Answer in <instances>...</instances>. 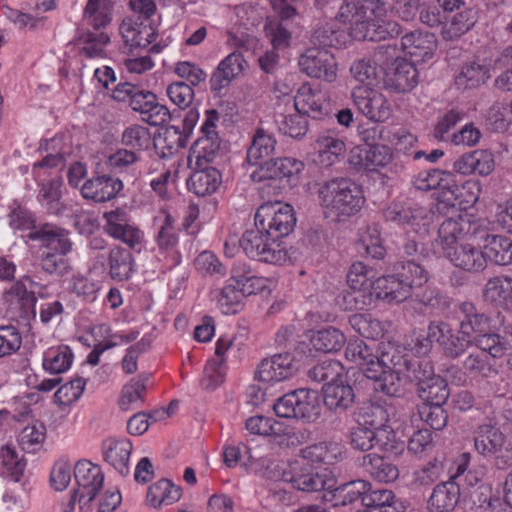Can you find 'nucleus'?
<instances>
[{
	"label": "nucleus",
	"instance_id": "3",
	"mask_svg": "<svg viewBox=\"0 0 512 512\" xmlns=\"http://www.w3.org/2000/svg\"><path fill=\"white\" fill-rule=\"evenodd\" d=\"M374 59L381 67L383 84L387 89L405 93L418 84L415 63L401 58L396 44L378 46L374 52Z\"/></svg>",
	"mask_w": 512,
	"mask_h": 512
},
{
	"label": "nucleus",
	"instance_id": "48",
	"mask_svg": "<svg viewBox=\"0 0 512 512\" xmlns=\"http://www.w3.org/2000/svg\"><path fill=\"white\" fill-rule=\"evenodd\" d=\"M312 349L323 353L338 352L346 342L345 335L337 328L326 327L312 331L309 337Z\"/></svg>",
	"mask_w": 512,
	"mask_h": 512
},
{
	"label": "nucleus",
	"instance_id": "36",
	"mask_svg": "<svg viewBox=\"0 0 512 512\" xmlns=\"http://www.w3.org/2000/svg\"><path fill=\"white\" fill-rule=\"evenodd\" d=\"M276 138L272 132L263 127H257L251 137L247 149V162L250 165H261L273 156L276 149Z\"/></svg>",
	"mask_w": 512,
	"mask_h": 512
},
{
	"label": "nucleus",
	"instance_id": "16",
	"mask_svg": "<svg viewBox=\"0 0 512 512\" xmlns=\"http://www.w3.org/2000/svg\"><path fill=\"white\" fill-rule=\"evenodd\" d=\"M303 169L304 163L296 158H278L263 162L252 174V178L257 181L285 180L287 185L292 187L298 183L299 175Z\"/></svg>",
	"mask_w": 512,
	"mask_h": 512
},
{
	"label": "nucleus",
	"instance_id": "53",
	"mask_svg": "<svg viewBox=\"0 0 512 512\" xmlns=\"http://www.w3.org/2000/svg\"><path fill=\"white\" fill-rule=\"evenodd\" d=\"M110 276L118 281L127 280L134 270L132 254L119 246L112 248L108 254Z\"/></svg>",
	"mask_w": 512,
	"mask_h": 512
},
{
	"label": "nucleus",
	"instance_id": "64",
	"mask_svg": "<svg viewBox=\"0 0 512 512\" xmlns=\"http://www.w3.org/2000/svg\"><path fill=\"white\" fill-rule=\"evenodd\" d=\"M349 324L359 335L368 339H378L384 334L382 323L370 314H354L349 317Z\"/></svg>",
	"mask_w": 512,
	"mask_h": 512
},
{
	"label": "nucleus",
	"instance_id": "33",
	"mask_svg": "<svg viewBox=\"0 0 512 512\" xmlns=\"http://www.w3.org/2000/svg\"><path fill=\"white\" fill-rule=\"evenodd\" d=\"M345 358L359 367L366 377H375V367L379 368V356L363 340H349Z\"/></svg>",
	"mask_w": 512,
	"mask_h": 512
},
{
	"label": "nucleus",
	"instance_id": "1",
	"mask_svg": "<svg viewBox=\"0 0 512 512\" xmlns=\"http://www.w3.org/2000/svg\"><path fill=\"white\" fill-rule=\"evenodd\" d=\"M339 17L350 25L355 40L380 41L400 33L399 24L387 19V9L380 0H349L341 6Z\"/></svg>",
	"mask_w": 512,
	"mask_h": 512
},
{
	"label": "nucleus",
	"instance_id": "12",
	"mask_svg": "<svg viewBox=\"0 0 512 512\" xmlns=\"http://www.w3.org/2000/svg\"><path fill=\"white\" fill-rule=\"evenodd\" d=\"M74 479L77 488L71 494L69 506L73 508L78 501L80 509H83L102 488L104 475L98 465L88 460H80L74 467Z\"/></svg>",
	"mask_w": 512,
	"mask_h": 512
},
{
	"label": "nucleus",
	"instance_id": "50",
	"mask_svg": "<svg viewBox=\"0 0 512 512\" xmlns=\"http://www.w3.org/2000/svg\"><path fill=\"white\" fill-rule=\"evenodd\" d=\"M489 77L487 65L472 61L462 66L455 77V85L459 90L475 89L483 85Z\"/></svg>",
	"mask_w": 512,
	"mask_h": 512
},
{
	"label": "nucleus",
	"instance_id": "9",
	"mask_svg": "<svg viewBox=\"0 0 512 512\" xmlns=\"http://www.w3.org/2000/svg\"><path fill=\"white\" fill-rule=\"evenodd\" d=\"M384 217L387 221L402 226L420 236L429 233L433 222V213L417 203L396 202L384 210Z\"/></svg>",
	"mask_w": 512,
	"mask_h": 512
},
{
	"label": "nucleus",
	"instance_id": "6",
	"mask_svg": "<svg viewBox=\"0 0 512 512\" xmlns=\"http://www.w3.org/2000/svg\"><path fill=\"white\" fill-rule=\"evenodd\" d=\"M273 409L282 418L313 422L320 416L321 405L316 391L302 388L280 397Z\"/></svg>",
	"mask_w": 512,
	"mask_h": 512
},
{
	"label": "nucleus",
	"instance_id": "13",
	"mask_svg": "<svg viewBox=\"0 0 512 512\" xmlns=\"http://www.w3.org/2000/svg\"><path fill=\"white\" fill-rule=\"evenodd\" d=\"M104 231L113 239L121 241L133 251L140 253L145 247L144 232L131 222L128 213L120 208L103 214Z\"/></svg>",
	"mask_w": 512,
	"mask_h": 512
},
{
	"label": "nucleus",
	"instance_id": "51",
	"mask_svg": "<svg viewBox=\"0 0 512 512\" xmlns=\"http://www.w3.org/2000/svg\"><path fill=\"white\" fill-rule=\"evenodd\" d=\"M182 490L179 486L172 484L169 480L162 479L149 487L147 501L150 506L159 508L163 505H172L179 501Z\"/></svg>",
	"mask_w": 512,
	"mask_h": 512
},
{
	"label": "nucleus",
	"instance_id": "56",
	"mask_svg": "<svg viewBox=\"0 0 512 512\" xmlns=\"http://www.w3.org/2000/svg\"><path fill=\"white\" fill-rule=\"evenodd\" d=\"M245 427L249 433L260 436L281 437L288 434L287 427L282 422L264 416L248 418Z\"/></svg>",
	"mask_w": 512,
	"mask_h": 512
},
{
	"label": "nucleus",
	"instance_id": "7",
	"mask_svg": "<svg viewBox=\"0 0 512 512\" xmlns=\"http://www.w3.org/2000/svg\"><path fill=\"white\" fill-rule=\"evenodd\" d=\"M282 479L300 491L317 492L333 488L335 478L328 469L314 471L310 464L298 458L288 464L283 470Z\"/></svg>",
	"mask_w": 512,
	"mask_h": 512
},
{
	"label": "nucleus",
	"instance_id": "62",
	"mask_svg": "<svg viewBox=\"0 0 512 512\" xmlns=\"http://www.w3.org/2000/svg\"><path fill=\"white\" fill-rule=\"evenodd\" d=\"M397 274L410 286L412 293L423 288L429 279L427 270L415 260L402 263L400 268H397Z\"/></svg>",
	"mask_w": 512,
	"mask_h": 512
},
{
	"label": "nucleus",
	"instance_id": "41",
	"mask_svg": "<svg viewBox=\"0 0 512 512\" xmlns=\"http://www.w3.org/2000/svg\"><path fill=\"white\" fill-rule=\"evenodd\" d=\"M343 447L337 442H320L301 450L299 458L306 463L332 465L342 459Z\"/></svg>",
	"mask_w": 512,
	"mask_h": 512
},
{
	"label": "nucleus",
	"instance_id": "20",
	"mask_svg": "<svg viewBox=\"0 0 512 512\" xmlns=\"http://www.w3.org/2000/svg\"><path fill=\"white\" fill-rule=\"evenodd\" d=\"M352 98L358 110L369 120L384 122L391 115V106L386 97L369 87H355Z\"/></svg>",
	"mask_w": 512,
	"mask_h": 512
},
{
	"label": "nucleus",
	"instance_id": "19",
	"mask_svg": "<svg viewBox=\"0 0 512 512\" xmlns=\"http://www.w3.org/2000/svg\"><path fill=\"white\" fill-rule=\"evenodd\" d=\"M62 237V230L50 224H45L40 229L31 231L28 234L29 239L39 240L44 246L55 250V252H48L42 259L43 269L50 274L56 272L64 260V243Z\"/></svg>",
	"mask_w": 512,
	"mask_h": 512
},
{
	"label": "nucleus",
	"instance_id": "44",
	"mask_svg": "<svg viewBox=\"0 0 512 512\" xmlns=\"http://www.w3.org/2000/svg\"><path fill=\"white\" fill-rule=\"evenodd\" d=\"M75 42L82 45V52L89 58L106 57V47L110 42V37L105 32H91L85 27L76 29Z\"/></svg>",
	"mask_w": 512,
	"mask_h": 512
},
{
	"label": "nucleus",
	"instance_id": "42",
	"mask_svg": "<svg viewBox=\"0 0 512 512\" xmlns=\"http://www.w3.org/2000/svg\"><path fill=\"white\" fill-rule=\"evenodd\" d=\"M485 301L512 310V278L496 276L489 279L483 288Z\"/></svg>",
	"mask_w": 512,
	"mask_h": 512
},
{
	"label": "nucleus",
	"instance_id": "35",
	"mask_svg": "<svg viewBox=\"0 0 512 512\" xmlns=\"http://www.w3.org/2000/svg\"><path fill=\"white\" fill-rule=\"evenodd\" d=\"M460 269L468 272H479L485 269L484 251L471 244H461L443 255Z\"/></svg>",
	"mask_w": 512,
	"mask_h": 512
},
{
	"label": "nucleus",
	"instance_id": "21",
	"mask_svg": "<svg viewBox=\"0 0 512 512\" xmlns=\"http://www.w3.org/2000/svg\"><path fill=\"white\" fill-rule=\"evenodd\" d=\"M297 371L290 353H279L264 358L257 366L256 378L265 383H278L291 378Z\"/></svg>",
	"mask_w": 512,
	"mask_h": 512
},
{
	"label": "nucleus",
	"instance_id": "40",
	"mask_svg": "<svg viewBox=\"0 0 512 512\" xmlns=\"http://www.w3.org/2000/svg\"><path fill=\"white\" fill-rule=\"evenodd\" d=\"M379 363L388 369L397 370L398 373H411V375L424 367V363L410 359L405 347L400 345H389L379 357Z\"/></svg>",
	"mask_w": 512,
	"mask_h": 512
},
{
	"label": "nucleus",
	"instance_id": "54",
	"mask_svg": "<svg viewBox=\"0 0 512 512\" xmlns=\"http://www.w3.org/2000/svg\"><path fill=\"white\" fill-rule=\"evenodd\" d=\"M358 512H399L395 495L388 489L370 491L362 497V509Z\"/></svg>",
	"mask_w": 512,
	"mask_h": 512
},
{
	"label": "nucleus",
	"instance_id": "46",
	"mask_svg": "<svg viewBox=\"0 0 512 512\" xmlns=\"http://www.w3.org/2000/svg\"><path fill=\"white\" fill-rule=\"evenodd\" d=\"M466 375L472 378H492L498 374L495 361L486 352L473 350L463 360Z\"/></svg>",
	"mask_w": 512,
	"mask_h": 512
},
{
	"label": "nucleus",
	"instance_id": "23",
	"mask_svg": "<svg viewBox=\"0 0 512 512\" xmlns=\"http://www.w3.org/2000/svg\"><path fill=\"white\" fill-rule=\"evenodd\" d=\"M393 158L391 149L386 145H359L351 149L349 163L358 169L376 171L387 166Z\"/></svg>",
	"mask_w": 512,
	"mask_h": 512
},
{
	"label": "nucleus",
	"instance_id": "45",
	"mask_svg": "<svg viewBox=\"0 0 512 512\" xmlns=\"http://www.w3.org/2000/svg\"><path fill=\"white\" fill-rule=\"evenodd\" d=\"M322 390L324 403L330 410H346L354 402L353 389L345 383L344 378L325 384Z\"/></svg>",
	"mask_w": 512,
	"mask_h": 512
},
{
	"label": "nucleus",
	"instance_id": "15",
	"mask_svg": "<svg viewBox=\"0 0 512 512\" xmlns=\"http://www.w3.org/2000/svg\"><path fill=\"white\" fill-rule=\"evenodd\" d=\"M299 67L307 76L333 82L337 77L334 55L325 48L311 47L299 57Z\"/></svg>",
	"mask_w": 512,
	"mask_h": 512
},
{
	"label": "nucleus",
	"instance_id": "18",
	"mask_svg": "<svg viewBox=\"0 0 512 512\" xmlns=\"http://www.w3.org/2000/svg\"><path fill=\"white\" fill-rule=\"evenodd\" d=\"M409 377L418 384L419 396L424 401L423 404L443 405L449 398L450 391L446 381L434 375L429 363L425 362L424 367L414 375Z\"/></svg>",
	"mask_w": 512,
	"mask_h": 512
},
{
	"label": "nucleus",
	"instance_id": "29",
	"mask_svg": "<svg viewBox=\"0 0 512 512\" xmlns=\"http://www.w3.org/2000/svg\"><path fill=\"white\" fill-rule=\"evenodd\" d=\"M403 52L413 58V62L430 59L436 48L435 36L428 32L412 31L401 38Z\"/></svg>",
	"mask_w": 512,
	"mask_h": 512
},
{
	"label": "nucleus",
	"instance_id": "61",
	"mask_svg": "<svg viewBox=\"0 0 512 512\" xmlns=\"http://www.w3.org/2000/svg\"><path fill=\"white\" fill-rule=\"evenodd\" d=\"M359 245L368 255L382 259L386 250L382 244L380 230L377 225H370L359 231Z\"/></svg>",
	"mask_w": 512,
	"mask_h": 512
},
{
	"label": "nucleus",
	"instance_id": "49",
	"mask_svg": "<svg viewBox=\"0 0 512 512\" xmlns=\"http://www.w3.org/2000/svg\"><path fill=\"white\" fill-rule=\"evenodd\" d=\"M362 466L376 481L390 483L399 476L398 468L389 460L377 454H368L363 457Z\"/></svg>",
	"mask_w": 512,
	"mask_h": 512
},
{
	"label": "nucleus",
	"instance_id": "10",
	"mask_svg": "<svg viewBox=\"0 0 512 512\" xmlns=\"http://www.w3.org/2000/svg\"><path fill=\"white\" fill-rule=\"evenodd\" d=\"M254 224L280 238L287 236L293 230L296 218L291 205L278 201L266 202L257 209Z\"/></svg>",
	"mask_w": 512,
	"mask_h": 512
},
{
	"label": "nucleus",
	"instance_id": "47",
	"mask_svg": "<svg viewBox=\"0 0 512 512\" xmlns=\"http://www.w3.org/2000/svg\"><path fill=\"white\" fill-rule=\"evenodd\" d=\"M392 408L379 403L364 404L358 412L357 422L375 431L393 430L387 425Z\"/></svg>",
	"mask_w": 512,
	"mask_h": 512
},
{
	"label": "nucleus",
	"instance_id": "63",
	"mask_svg": "<svg viewBox=\"0 0 512 512\" xmlns=\"http://www.w3.org/2000/svg\"><path fill=\"white\" fill-rule=\"evenodd\" d=\"M344 367L337 360H325L308 371L311 380L317 383H332L344 378Z\"/></svg>",
	"mask_w": 512,
	"mask_h": 512
},
{
	"label": "nucleus",
	"instance_id": "37",
	"mask_svg": "<svg viewBox=\"0 0 512 512\" xmlns=\"http://www.w3.org/2000/svg\"><path fill=\"white\" fill-rule=\"evenodd\" d=\"M460 498V487L456 481L436 485L427 503L429 512H452Z\"/></svg>",
	"mask_w": 512,
	"mask_h": 512
},
{
	"label": "nucleus",
	"instance_id": "22",
	"mask_svg": "<svg viewBox=\"0 0 512 512\" xmlns=\"http://www.w3.org/2000/svg\"><path fill=\"white\" fill-rule=\"evenodd\" d=\"M294 108L304 116L321 119L331 111L327 94L318 87L303 84L294 98Z\"/></svg>",
	"mask_w": 512,
	"mask_h": 512
},
{
	"label": "nucleus",
	"instance_id": "27",
	"mask_svg": "<svg viewBox=\"0 0 512 512\" xmlns=\"http://www.w3.org/2000/svg\"><path fill=\"white\" fill-rule=\"evenodd\" d=\"M123 189L120 179L109 175H100L85 181L81 186V194L85 199L105 202L113 199Z\"/></svg>",
	"mask_w": 512,
	"mask_h": 512
},
{
	"label": "nucleus",
	"instance_id": "24",
	"mask_svg": "<svg viewBox=\"0 0 512 512\" xmlns=\"http://www.w3.org/2000/svg\"><path fill=\"white\" fill-rule=\"evenodd\" d=\"M132 110L141 114L142 120L152 126H159L170 120L168 108L157 101L154 93L137 88L131 99Z\"/></svg>",
	"mask_w": 512,
	"mask_h": 512
},
{
	"label": "nucleus",
	"instance_id": "58",
	"mask_svg": "<svg viewBox=\"0 0 512 512\" xmlns=\"http://www.w3.org/2000/svg\"><path fill=\"white\" fill-rule=\"evenodd\" d=\"M504 437L498 429L488 425L482 426L474 438L475 449L484 456H492Z\"/></svg>",
	"mask_w": 512,
	"mask_h": 512
},
{
	"label": "nucleus",
	"instance_id": "14",
	"mask_svg": "<svg viewBox=\"0 0 512 512\" xmlns=\"http://www.w3.org/2000/svg\"><path fill=\"white\" fill-rule=\"evenodd\" d=\"M228 44L235 47V50L223 58L217 65L210 77V88L213 92H219L228 87L230 83L243 74L247 67V61L239 48L241 40L229 33Z\"/></svg>",
	"mask_w": 512,
	"mask_h": 512
},
{
	"label": "nucleus",
	"instance_id": "34",
	"mask_svg": "<svg viewBox=\"0 0 512 512\" xmlns=\"http://www.w3.org/2000/svg\"><path fill=\"white\" fill-rule=\"evenodd\" d=\"M477 244L483 242L482 248L485 260H490L498 265H509L512 263V240L502 235H494L489 232L487 236L478 237Z\"/></svg>",
	"mask_w": 512,
	"mask_h": 512
},
{
	"label": "nucleus",
	"instance_id": "59",
	"mask_svg": "<svg viewBox=\"0 0 512 512\" xmlns=\"http://www.w3.org/2000/svg\"><path fill=\"white\" fill-rule=\"evenodd\" d=\"M243 299V293L237 282L229 278L219 294L218 306L223 314H235L239 311Z\"/></svg>",
	"mask_w": 512,
	"mask_h": 512
},
{
	"label": "nucleus",
	"instance_id": "8",
	"mask_svg": "<svg viewBox=\"0 0 512 512\" xmlns=\"http://www.w3.org/2000/svg\"><path fill=\"white\" fill-rule=\"evenodd\" d=\"M218 120L219 114L216 110L206 111L200 128L201 136L192 145L188 158L189 163L194 162L195 167L209 166L219 156L220 138L216 131Z\"/></svg>",
	"mask_w": 512,
	"mask_h": 512
},
{
	"label": "nucleus",
	"instance_id": "28",
	"mask_svg": "<svg viewBox=\"0 0 512 512\" xmlns=\"http://www.w3.org/2000/svg\"><path fill=\"white\" fill-rule=\"evenodd\" d=\"M459 311L461 314L459 333L461 335H465L471 340H476L481 334L491 331V318L484 313L478 312L473 303H461Z\"/></svg>",
	"mask_w": 512,
	"mask_h": 512
},
{
	"label": "nucleus",
	"instance_id": "31",
	"mask_svg": "<svg viewBox=\"0 0 512 512\" xmlns=\"http://www.w3.org/2000/svg\"><path fill=\"white\" fill-rule=\"evenodd\" d=\"M154 222L158 225L156 234V243L158 249L167 254L171 259L178 263L179 254L177 253L178 237L175 232V220L172 215L166 210L161 209L159 215L154 218Z\"/></svg>",
	"mask_w": 512,
	"mask_h": 512
},
{
	"label": "nucleus",
	"instance_id": "5",
	"mask_svg": "<svg viewBox=\"0 0 512 512\" xmlns=\"http://www.w3.org/2000/svg\"><path fill=\"white\" fill-rule=\"evenodd\" d=\"M240 247L252 260L275 265H281L287 261V251L281 246L279 238L256 225L243 233L240 238Z\"/></svg>",
	"mask_w": 512,
	"mask_h": 512
},
{
	"label": "nucleus",
	"instance_id": "43",
	"mask_svg": "<svg viewBox=\"0 0 512 512\" xmlns=\"http://www.w3.org/2000/svg\"><path fill=\"white\" fill-rule=\"evenodd\" d=\"M113 3L110 0H88L79 27L93 28L98 31L112 20Z\"/></svg>",
	"mask_w": 512,
	"mask_h": 512
},
{
	"label": "nucleus",
	"instance_id": "30",
	"mask_svg": "<svg viewBox=\"0 0 512 512\" xmlns=\"http://www.w3.org/2000/svg\"><path fill=\"white\" fill-rule=\"evenodd\" d=\"M372 290L375 298L388 303H401L413 295L410 286L397 273L377 278Z\"/></svg>",
	"mask_w": 512,
	"mask_h": 512
},
{
	"label": "nucleus",
	"instance_id": "25",
	"mask_svg": "<svg viewBox=\"0 0 512 512\" xmlns=\"http://www.w3.org/2000/svg\"><path fill=\"white\" fill-rule=\"evenodd\" d=\"M101 450L104 461L115 471L121 476L129 474V459L133 445L128 438L109 437L102 442Z\"/></svg>",
	"mask_w": 512,
	"mask_h": 512
},
{
	"label": "nucleus",
	"instance_id": "4",
	"mask_svg": "<svg viewBox=\"0 0 512 512\" xmlns=\"http://www.w3.org/2000/svg\"><path fill=\"white\" fill-rule=\"evenodd\" d=\"M487 236V221L475 219L470 214H459L442 222L438 229L435 247L442 255L451 251L462 240L477 241L478 237Z\"/></svg>",
	"mask_w": 512,
	"mask_h": 512
},
{
	"label": "nucleus",
	"instance_id": "38",
	"mask_svg": "<svg viewBox=\"0 0 512 512\" xmlns=\"http://www.w3.org/2000/svg\"><path fill=\"white\" fill-rule=\"evenodd\" d=\"M221 182V174L216 168L203 165L195 167V171L187 180V187L190 192L203 197L214 193Z\"/></svg>",
	"mask_w": 512,
	"mask_h": 512
},
{
	"label": "nucleus",
	"instance_id": "39",
	"mask_svg": "<svg viewBox=\"0 0 512 512\" xmlns=\"http://www.w3.org/2000/svg\"><path fill=\"white\" fill-rule=\"evenodd\" d=\"M375 377H367L374 381V388L388 396H399L403 393L407 381L414 382L409 375L411 373H398L397 370L388 369L386 366L375 367Z\"/></svg>",
	"mask_w": 512,
	"mask_h": 512
},
{
	"label": "nucleus",
	"instance_id": "2",
	"mask_svg": "<svg viewBox=\"0 0 512 512\" xmlns=\"http://www.w3.org/2000/svg\"><path fill=\"white\" fill-rule=\"evenodd\" d=\"M318 194L325 216L333 220L355 215L365 202L361 188L343 178L325 183Z\"/></svg>",
	"mask_w": 512,
	"mask_h": 512
},
{
	"label": "nucleus",
	"instance_id": "17",
	"mask_svg": "<svg viewBox=\"0 0 512 512\" xmlns=\"http://www.w3.org/2000/svg\"><path fill=\"white\" fill-rule=\"evenodd\" d=\"M350 444L355 450L362 452L374 448L382 452H392L398 448L394 430L375 431L361 424L351 430Z\"/></svg>",
	"mask_w": 512,
	"mask_h": 512
},
{
	"label": "nucleus",
	"instance_id": "55",
	"mask_svg": "<svg viewBox=\"0 0 512 512\" xmlns=\"http://www.w3.org/2000/svg\"><path fill=\"white\" fill-rule=\"evenodd\" d=\"M147 378L138 377L131 379L125 384L121 391L118 404L122 411L139 409L144 403Z\"/></svg>",
	"mask_w": 512,
	"mask_h": 512
},
{
	"label": "nucleus",
	"instance_id": "57",
	"mask_svg": "<svg viewBox=\"0 0 512 512\" xmlns=\"http://www.w3.org/2000/svg\"><path fill=\"white\" fill-rule=\"evenodd\" d=\"M473 345H475L479 351L486 352L493 360L502 357L509 347L508 341L493 331V326H491V331H487V333L478 336L476 340L473 341Z\"/></svg>",
	"mask_w": 512,
	"mask_h": 512
},
{
	"label": "nucleus",
	"instance_id": "32",
	"mask_svg": "<svg viewBox=\"0 0 512 512\" xmlns=\"http://www.w3.org/2000/svg\"><path fill=\"white\" fill-rule=\"evenodd\" d=\"M315 162L330 167L340 161L346 150L344 140L332 131L320 134L315 142Z\"/></svg>",
	"mask_w": 512,
	"mask_h": 512
},
{
	"label": "nucleus",
	"instance_id": "26",
	"mask_svg": "<svg viewBox=\"0 0 512 512\" xmlns=\"http://www.w3.org/2000/svg\"><path fill=\"white\" fill-rule=\"evenodd\" d=\"M124 44L129 48H146L157 37V29L150 22L124 19L119 27Z\"/></svg>",
	"mask_w": 512,
	"mask_h": 512
},
{
	"label": "nucleus",
	"instance_id": "60",
	"mask_svg": "<svg viewBox=\"0 0 512 512\" xmlns=\"http://www.w3.org/2000/svg\"><path fill=\"white\" fill-rule=\"evenodd\" d=\"M264 31L274 50L281 51L289 47L292 34L287 22L278 19H268Z\"/></svg>",
	"mask_w": 512,
	"mask_h": 512
},
{
	"label": "nucleus",
	"instance_id": "11",
	"mask_svg": "<svg viewBox=\"0 0 512 512\" xmlns=\"http://www.w3.org/2000/svg\"><path fill=\"white\" fill-rule=\"evenodd\" d=\"M374 273L362 262L354 263L347 274V283L352 290L343 295L345 309L363 310L370 306L374 296L372 286Z\"/></svg>",
	"mask_w": 512,
	"mask_h": 512
},
{
	"label": "nucleus",
	"instance_id": "52",
	"mask_svg": "<svg viewBox=\"0 0 512 512\" xmlns=\"http://www.w3.org/2000/svg\"><path fill=\"white\" fill-rule=\"evenodd\" d=\"M370 485L364 480H353L350 482L342 483L338 486L336 484L333 488L327 489L332 493L335 505L346 506L361 499L369 491Z\"/></svg>",
	"mask_w": 512,
	"mask_h": 512
}]
</instances>
